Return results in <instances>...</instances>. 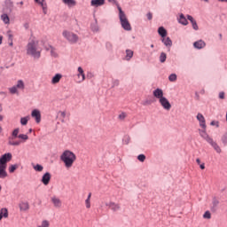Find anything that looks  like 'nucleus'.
<instances>
[{
	"label": "nucleus",
	"instance_id": "26",
	"mask_svg": "<svg viewBox=\"0 0 227 227\" xmlns=\"http://www.w3.org/2000/svg\"><path fill=\"white\" fill-rule=\"evenodd\" d=\"M20 132V129L19 128L13 129L12 133V137L9 138L12 139V141H14V139H17V137H19V133Z\"/></svg>",
	"mask_w": 227,
	"mask_h": 227
},
{
	"label": "nucleus",
	"instance_id": "51",
	"mask_svg": "<svg viewBox=\"0 0 227 227\" xmlns=\"http://www.w3.org/2000/svg\"><path fill=\"white\" fill-rule=\"evenodd\" d=\"M153 14H152V12H149V13H147V19H148V20H152V19H153Z\"/></svg>",
	"mask_w": 227,
	"mask_h": 227
},
{
	"label": "nucleus",
	"instance_id": "46",
	"mask_svg": "<svg viewBox=\"0 0 227 227\" xmlns=\"http://www.w3.org/2000/svg\"><path fill=\"white\" fill-rule=\"evenodd\" d=\"M120 120H125V118H127V114L126 113H121L119 115Z\"/></svg>",
	"mask_w": 227,
	"mask_h": 227
},
{
	"label": "nucleus",
	"instance_id": "19",
	"mask_svg": "<svg viewBox=\"0 0 227 227\" xmlns=\"http://www.w3.org/2000/svg\"><path fill=\"white\" fill-rule=\"evenodd\" d=\"M187 19L192 23V28L195 31H198L200 29V27H198V23L196 22V20H194V18H192V16H191V15H187Z\"/></svg>",
	"mask_w": 227,
	"mask_h": 227
},
{
	"label": "nucleus",
	"instance_id": "12",
	"mask_svg": "<svg viewBox=\"0 0 227 227\" xmlns=\"http://www.w3.org/2000/svg\"><path fill=\"white\" fill-rule=\"evenodd\" d=\"M193 47L195 49H199V50L205 49V47H207V43L203 40H199V41H196L195 43H193Z\"/></svg>",
	"mask_w": 227,
	"mask_h": 227
},
{
	"label": "nucleus",
	"instance_id": "36",
	"mask_svg": "<svg viewBox=\"0 0 227 227\" xmlns=\"http://www.w3.org/2000/svg\"><path fill=\"white\" fill-rule=\"evenodd\" d=\"M47 51H50L51 56H53L54 58L58 56V53H56V49H54V47L50 46L49 48H47Z\"/></svg>",
	"mask_w": 227,
	"mask_h": 227
},
{
	"label": "nucleus",
	"instance_id": "54",
	"mask_svg": "<svg viewBox=\"0 0 227 227\" xmlns=\"http://www.w3.org/2000/svg\"><path fill=\"white\" fill-rule=\"evenodd\" d=\"M196 162H197V164H199V166H200V165L201 164V160H200V158H197Z\"/></svg>",
	"mask_w": 227,
	"mask_h": 227
},
{
	"label": "nucleus",
	"instance_id": "7",
	"mask_svg": "<svg viewBox=\"0 0 227 227\" xmlns=\"http://www.w3.org/2000/svg\"><path fill=\"white\" fill-rule=\"evenodd\" d=\"M159 103L160 104L161 107L165 109V111H170L171 109V103H169V100L164 97L162 99L159 100Z\"/></svg>",
	"mask_w": 227,
	"mask_h": 227
},
{
	"label": "nucleus",
	"instance_id": "25",
	"mask_svg": "<svg viewBox=\"0 0 227 227\" xmlns=\"http://www.w3.org/2000/svg\"><path fill=\"white\" fill-rule=\"evenodd\" d=\"M106 3V0H91L90 4L91 6H102Z\"/></svg>",
	"mask_w": 227,
	"mask_h": 227
},
{
	"label": "nucleus",
	"instance_id": "50",
	"mask_svg": "<svg viewBox=\"0 0 227 227\" xmlns=\"http://www.w3.org/2000/svg\"><path fill=\"white\" fill-rule=\"evenodd\" d=\"M210 125H212V126L216 125V127H219V122L213 121H211Z\"/></svg>",
	"mask_w": 227,
	"mask_h": 227
},
{
	"label": "nucleus",
	"instance_id": "2",
	"mask_svg": "<svg viewBox=\"0 0 227 227\" xmlns=\"http://www.w3.org/2000/svg\"><path fill=\"white\" fill-rule=\"evenodd\" d=\"M27 54L35 59H39L42 50L38 47V41L32 40L27 44Z\"/></svg>",
	"mask_w": 227,
	"mask_h": 227
},
{
	"label": "nucleus",
	"instance_id": "62",
	"mask_svg": "<svg viewBox=\"0 0 227 227\" xmlns=\"http://www.w3.org/2000/svg\"><path fill=\"white\" fill-rule=\"evenodd\" d=\"M3 217H4L3 215H0V221L3 219Z\"/></svg>",
	"mask_w": 227,
	"mask_h": 227
},
{
	"label": "nucleus",
	"instance_id": "33",
	"mask_svg": "<svg viewBox=\"0 0 227 227\" xmlns=\"http://www.w3.org/2000/svg\"><path fill=\"white\" fill-rule=\"evenodd\" d=\"M9 91L12 95H19V89L15 85L9 88Z\"/></svg>",
	"mask_w": 227,
	"mask_h": 227
},
{
	"label": "nucleus",
	"instance_id": "52",
	"mask_svg": "<svg viewBox=\"0 0 227 227\" xmlns=\"http://www.w3.org/2000/svg\"><path fill=\"white\" fill-rule=\"evenodd\" d=\"M92 31H98V27L97 25H94L91 27Z\"/></svg>",
	"mask_w": 227,
	"mask_h": 227
},
{
	"label": "nucleus",
	"instance_id": "56",
	"mask_svg": "<svg viewBox=\"0 0 227 227\" xmlns=\"http://www.w3.org/2000/svg\"><path fill=\"white\" fill-rule=\"evenodd\" d=\"M9 45H10L11 47H12V46H13V41H11V43H9Z\"/></svg>",
	"mask_w": 227,
	"mask_h": 227
},
{
	"label": "nucleus",
	"instance_id": "14",
	"mask_svg": "<svg viewBox=\"0 0 227 227\" xmlns=\"http://www.w3.org/2000/svg\"><path fill=\"white\" fill-rule=\"evenodd\" d=\"M41 182L43 184V185H49V183L51 182V173L46 172L43 176Z\"/></svg>",
	"mask_w": 227,
	"mask_h": 227
},
{
	"label": "nucleus",
	"instance_id": "58",
	"mask_svg": "<svg viewBox=\"0 0 227 227\" xmlns=\"http://www.w3.org/2000/svg\"><path fill=\"white\" fill-rule=\"evenodd\" d=\"M3 43V37L0 36V45Z\"/></svg>",
	"mask_w": 227,
	"mask_h": 227
},
{
	"label": "nucleus",
	"instance_id": "35",
	"mask_svg": "<svg viewBox=\"0 0 227 227\" xmlns=\"http://www.w3.org/2000/svg\"><path fill=\"white\" fill-rule=\"evenodd\" d=\"M51 223L48 220H43L41 224H39L37 227H50Z\"/></svg>",
	"mask_w": 227,
	"mask_h": 227
},
{
	"label": "nucleus",
	"instance_id": "8",
	"mask_svg": "<svg viewBox=\"0 0 227 227\" xmlns=\"http://www.w3.org/2000/svg\"><path fill=\"white\" fill-rule=\"evenodd\" d=\"M199 134L207 143H209L213 140V138L210 137V136H208V134L207 133V129H199Z\"/></svg>",
	"mask_w": 227,
	"mask_h": 227
},
{
	"label": "nucleus",
	"instance_id": "16",
	"mask_svg": "<svg viewBox=\"0 0 227 227\" xmlns=\"http://www.w3.org/2000/svg\"><path fill=\"white\" fill-rule=\"evenodd\" d=\"M106 207H110L113 210V212H118V210H120L121 208L120 204H117L114 202H110V203L106 204Z\"/></svg>",
	"mask_w": 227,
	"mask_h": 227
},
{
	"label": "nucleus",
	"instance_id": "60",
	"mask_svg": "<svg viewBox=\"0 0 227 227\" xmlns=\"http://www.w3.org/2000/svg\"><path fill=\"white\" fill-rule=\"evenodd\" d=\"M219 36H220V40H222L223 39V34H220Z\"/></svg>",
	"mask_w": 227,
	"mask_h": 227
},
{
	"label": "nucleus",
	"instance_id": "45",
	"mask_svg": "<svg viewBox=\"0 0 227 227\" xmlns=\"http://www.w3.org/2000/svg\"><path fill=\"white\" fill-rule=\"evenodd\" d=\"M222 142L223 143V145H227V134H224L222 137Z\"/></svg>",
	"mask_w": 227,
	"mask_h": 227
},
{
	"label": "nucleus",
	"instance_id": "1",
	"mask_svg": "<svg viewBox=\"0 0 227 227\" xmlns=\"http://www.w3.org/2000/svg\"><path fill=\"white\" fill-rule=\"evenodd\" d=\"M60 160H62L67 169H70V168L74 166V162L77 160V156L75 155V153H74V152L70 150H66L60 155Z\"/></svg>",
	"mask_w": 227,
	"mask_h": 227
},
{
	"label": "nucleus",
	"instance_id": "40",
	"mask_svg": "<svg viewBox=\"0 0 227 227\" xmlns=\"http://www.w3.org/2000/svg\"><path fill=\"white\" fill-rule=\"evenodd\" d=\"M27 121H29V116H27V117H22L20 119V123L22 125H27Z\"/></svg>",
	"mask_w": 227,
	"mask_h": 227
},
{
	"label": "nucleus",
	"instance_id": "15",
	"mask_svg": "<svg viewBox=\"0 0 227 227\" xmlns=\"http://www.w3.org/2000/svg\"><path fill=\"white\" fill-rule=\"evenodd\" d=\"M37 4H40V6L43 8V13L44 15H47V4L45 3V0H35Z\"/></svg>",
	"mask_w": 227,
	"mask_h": 227
},
{
	"label": "nucleus",
	"instance_id": "39",
	"mask_svg": "<svg viewBox=\"0 0 227 227\" xmlns=\"http://www.w3.org/2000/svg\"><path fill=\"white\" fill-rule=\"evenodd\" d=\"M35 171H39L42 172L43 171V166L40 165V164H36L33 166Z\"/></svg>",
	"mask_w": 227,
	"mask_h": 227
},
{
	"label": "nucleus",
	"instance_id": "41",
	"mask_svg": "<svg viewBox=\"0 0 227 227\" xmlns=\"http://www.w3.org/2000/svg\"><path fill=\"white\" fill-rule=\"evenodd\" d=\"M204 219H211L212 214H210V211H206L203 215Z\"/></svg>",
	"mask_w": 227,
	"mask_h": 227
},
{
	"label": "nucleus",
	"instance_id": "20",
	"mask_svg": "<svg viewBox=\"0 0 227 227\" xmlns=\"http://www.w3.org/2000/svg\"><path fill=\"white\" fill-rule=\"evenodd\" d=\"M6 166L0 165V178L4 179L8 176V172H6Z\"/></svg>",
	"mask_w": 227,
	"mask_h": 227
},
{
	"label": "nucleus",
	"instance_id": "53",
	"mask_svg": "<svg viewBox=\"0 0 227 227\" xmlns=\"http://www.w3.org/2000/svg\"><path fill=\"white\" fill-rule=\"evenodd\" d=\"M200 169H205V163H201V164L200 165Z\"/></svg>",
	"mask_w": 227,
	"mask_h": 227
},
{
	"label": "nucleus",
	"instance_id": "17",
	"mask_svg": "<svg viewBox=\"0 0 227 227\" xmlns=\"http://www.w3.org/2000/svg\"><path fill=\"white\" fill-rule=\"evenodd\" d=\"M177 21L179 24H182V26H187L189 24V21H187V18H185V15L184 13H181L179 17L177 18Z\"/></svg>",
	"mask_w": 227,
	"mask_h": 227
},
{
	"label": "nucleus",
	"instance_id": "4",
	"mask_svg": "<svg viewBox=\"0 0 227 227\" xmlns=\"http://www.w3.org/2000/svg\"><path fill=\"white\" fill-rule=\"evenodd\" d=\"M18 138L20 140L15 141V140H9V145L11 146H20V145H22V143H26V141H27V139H29V137L26 134H20L18 136Z\"/></svg>",
	"mask_w": 227,
	"mask_h": 227
},
{
	"label": "nucleus",
	"instance_id": "42",
	"mask_svg": "<svg viewBox=\"0 0 227 227\" xmlns=\"http://www.w3.org/2000/svg\"><path fill=\"white\" fill-rule=\"evenodd\" d=\"M168 81H170V82H175V81H176V74H172L168 76Z\"/></svg>",
	"mask_w": 227,
	"mask_h": 227
},
{
	"label": "nucleus",
	"instance_id": "23",
	"mask_svg": "<svg viewBox=\"0 0 227 227\" xmlns=\"http://www.w3.org/2000/svg\"><path fill=\"white\" fill-rule=\"evenodd\" d=\"M209 145H211V146L214 148V150L216 151V153H221V152H223V150H221V147L219 146V145H217V143H215L214 141V139L209 142Z\"/></svg>",
	"mask_w": 227,
	"mask_h": 227
},
{
	"label": "nucleus",
	"instance_id": "43",
	"mask_svg": "<svg viewBox=\"0 0 227 227\" xmlns=\"http://www.w3.org/2000/svg\"><path fill=\"white\" fill-rule=\"evenodd\" d=\"M137 160L140 161V162H145V160H146V156H145V154H139L137 156Z\"/></svg>",
	"mask_w": 227,
	"mask_h": 227
},
{
	"label": "nucleus",
	"instance_id": "6",
	"mask_svg": "<svg viewBox=\"0 0 227 227\" xmlns=\"http://www.w3.org/2000/svg\"><path fill=\"white\" fill-rule=\"evenodd\" d=\"M12 155L11 153H7L4 155H2V157L0 158V166H8V162H10V160H12Z\"/></svg>",
	"mask_w": 227,
	"mask_h": 227
},
{
	"label": "nucleus",
	"instance_id": "59",
	"mask_svg": "<svg viewBox=\"0 0 227 227\" xmlns=\"http://www.w3.org/2000/svg\"><path fill=\"white\" fill-rule=\"evenodd\" d=\"M3 115H0V121H3Z\"/></svg>",
	"mask_w": 227,
	"mask_h": 227
},
{
	"label": "nucleus",
	"instance_id": "48",
	"mask_svg": "<svg viewBox=\"0 0 227 227\" xmlns=\"http://www.w3.org/2000/svg\"><path fill=\"white\" fill-rule=\"evenodd\" d=\"M60 116L62 117V121H65V118H67V113L60 112Z\"/></svg>",
	"mask_w": 227,
	"mask_h": 227
},
{
	"label": "nucleus",
	"instance_id": "34",
	"mask_svg": "<svg viewBox=\"0 0 227 227\" xmlns=\"http://www.w3.org/2000/svg\"><path fill=\"white\" fill-rule=\"evenodd\" d=\"M167 59H168V55H166V53H164V52H161L160 55V63H166Z\"/></svg>",
	"mask_w": 227,
	"mask_h": 227
},
{
	"label": "nucleus",
	"instance_id": "49",
	"mask_svg": "<svg viewBox=\"0 0 227 227\" xmlns=\"http://www.w3.org/2000/svg\"><path fill=\"white\" fill-rule=\"evenodd\" d=\"M5 4H8L9 6H13V2H12V0H5Z\"/></svg>",
	"mask_w": 227,
	"mask_h": 227
},
{
	"label": "nucleus",
	"instance_id": "9",
	"mask_svg": "<svg viewBox=\"0 0 227 227\" xmlns=\"http://www.w3.org/2000/svg\"><path fill=\"white\" fill-rule=\"evenodd\" d=\"M153 95L159 101L164 98V91H162V89L154 90L153 92Z\"/></svg>",
	"mask_w": 227,
	"mask_h": 227
},
{
	"label": "nucleus",
	"instance_id": "22",
	"mask_svg": "<svg viewBox=\"0 0 227 227\" xmlns=\"http://www.w3.org/2000/svg\"><path fill=\"white\" fill-rule=\"evenodd\" d=\"M63 78V75L61 74H55L51 79V84H58Z\"/></svg>",
	"mask_w": 227,
	"mask_h": 227
},
{
	"label": "nucleus",
	"instance_id": "31",
	"mask_svg": "<svg viewBox=\"0 0 227 227\" xmlns=\"http://www.w3.org/2000/svg\"><path fill=\"white\" fill-rule=\"evenodd\" d=\"M64 4L68 5L69 8H72V6H75L76 2L75 0H62Z\"/></svg>",
	"mask_w": 227,
	"mask_h": 227
},
{
	"label": "nucleus",
	"instance_id": "44",
	"mask_svg": "<svg viewBox=\"0 0 227 227\" xmlns=\"http://www.w3.org/2000/svg\"><path fill=\"white\" fill-rule=\"evenodd\" d=\"M7 36H8L10 42L13 41V35L12 34V31L7 32Z\"/></svg>",
	"mask_w": 227,
	"mask_h": 227
},
{
	"label": "nucleus",
	"instance_id": "13",
	"mask_svg": "<svg viewBox=\"0 0 227 227\" xmlns=\"http://www.w3.org/2000/svg\"><path fill=\"white\" fill-rule=\"evenodd\" d=\"M197 120L200 121V127H202L203 129H207V123L205 121V116H203V114H198Z\"/></svg>",
	"mask_w": 227,
	"mask_h": 227
},
{
	"label": "nucleus",
	"instance_id": "37",
	"mask_svg": "<svg viewBox=\"0 0 227 227\" xmlns=\"http://www.w3.org/2000/svg\"><path fill=\"white\" fill-rule=\"evenodd\" d=\"M0 215H3L5 219L8 217V209L7 208H2L0 210Z\"/></svg>",
	"mask_w": 227,
	"mask_h": 227
},
{
	"label": "nucleus",
	"instance_id": "30",
	"mask_svg": "<svg viewBox=\"0 0 227 227\" xmlns=\"http://www.w3.org/2000/svg\"><path fill=\"white\" fill-rule=\"evenodd\" d=\"M14 86L18 90H24V88H26V84H24V81H22V80H19L17 82L16 85H14Z\"/></svg>",
	"mask_w": 227,
	"mask_h": 227
},
{
	"label": "nucleus",
	"instance_id": "3",
	"mask_svg": "<svg viewBox=\"0 0 227 227\" xmlns=\"http://www.w3.org/2000/svg\"><path fill=\"white\" fill-rule=\"evenodd\" d=\"M119 19L121 20V27L125 29V31H132V27L125 15V12L121 11V7H119Z\"/></svg>",
	"mask_w": 227,
	"mask_h": 227
},
{
	"label": "nucleus",
	"instance_id": "11",
	"mask_svg": "<svg viewBox=\"0 0 227 227\" xmlns=\"http://www.w3.org/2000/svg\"><path fill=\"white\" fill-rule=\"evenodd\" d=\"M20 212H27L29 210V202L27 201H21L19 204Z\"/></svg>",
	"mask_w": 227,
	"mask_h": 227
},
{
	"label": "nucleus",
	"instance_id": "29",
	"mask_svg": "<svg viewBox=\"0 0 227 227\" xmlns=\"http://www.w3.org/2000/svg\"><path fill=\"white\" fill-rule=\"evenodd\" d=\"M86 208H91V192L89 193L87 199L85 200Z\"/></svg>",
	"mask_w": 227,
	"mask_h": 227
},
{
	"label": "nucleus",
	"instance_id": "55",
	"mask_svg": "<svg viewBox=\"0 0 227 227\" xmlns=\"http://www.w3.org/2000/svg\"><path fill=\"white\" fill-rule=\"evenodd\" d=\"M218 3H227V0H217Z\"/></svg>",
	"mask_w": 227,
	"mask_h": 227
},
{
	"label": "nucleus",
	"instance_id": "28",
	"mask_svg": "<svg viewBox=\"0 0 227 227\" xmlns=\"http://www.w3.org/2000/svg\"><path fill=\"white\" fill-rule=\"evenodd\" d=\"M134 56V51L132 50H126V61H130L132 59V57Z\"/></svg>",
	"mask_w": 227,
	"mask_h": 227
},
{
	"label": "nucleus",
	"instance_id": "10",
	"mask_svg": "<svg viewBox=\"0 0 227 227\" xmlns=\"http://www.w3.org/2000/svg\"><path fill=\"white\" fill-rule=\"evenodd\" d=\"M31 116L32 118H35L36 123H40V121H42V114H40L39 110H33Z\"/></svg>",
	"mask_w": 227,
	"mask_h": 227
},
{
	"label": "nucleus",
	"instance_id": "24",
	"mask_svg": "<svg viewBox=\"0 0 227 227\" xmlns=\"http://www.w3.org/2000/svg\"><path fill=\"white\" fill-rule=\"evenodd\" d=\"M51 201L54 207H56V208H61V200H59V198L53 197L51 198Z\"/></svg>",
	"mask_w": 227,
	"mask_h": 227
},
{
	"label": "nucleus",
	"instance_id": "21",
	"mask_svg": "<svg viewBox=\"0 0 227 227\" xmlns=\"http://www.w3.org/2000/svg\"><path fill=\"white\" fill-rule=\"evenodd\" d=\"M77 77H82V79L79 82H83V81H86V75L84 74V70L81 67H78Z\"/></svg>",
	"mask_w": 227,
	"mask_h": 227
},
{
	"label": "nucleus",
	"instance_id": "63",
	"mask_svg": "<svg viewBox=\"0 0 227 227\" xmlns=\"http://www.w3.org/2000/svg\"><path fill=\"white\" fill-rule=\"evenodd\" d=\"M154 45L153 44H151V48L153 49Z\"/></svg>",
	"mask_w": 227,
	"mask_h": 227
},
{
	"label": "nucleus",
	"instance_id": "38",
	"mask_svg": "<svg viewBox=\"0 0 227 227\" xmlns=\"http://www.w3.org/2000/svg\"><path fill=\"white\" fill-rule=\"evenodd\" d=\"M18 168H19L18 164L11 165L9 167V173H15V170L18 169Z\"/></svg>",
	"mask_w": 227,
	"mask_h": 227
},
{
	"label": "nucleus",
	"instance_id": "18",
	"mask_svg": "<svg viewBox=\"0 0 227 227\" xmlns=\"http://www.w3.org/2000/svg\"><path fill=\"white\" fill-rule=\"evenodd\" d=\"M162 43L168 49H171V46L173 45V42L171 41V38L169 37H162L161 39Z\"/></svg>",
	"mask_w": 227,
	"mask_h": 227
},
{
	"label": "nucleus",
	"instance_id": "61",
	"mask_svg": "<svg viewBox=\"0 0 227 227\" xmlns=\"http://www.w3.org/2000/svg\"><path fill=\"white\" fill-rule=\"evenodd\" d=\"M3 132V127L0 126V134Z\"/></svg>",
	"mask_w": 227,
	"mask_h": 227
},
{
	"label": "nucleus",
	"instance_id": "57",
	"mask_svg": "<svg viewBox=\"0 0 227 227\" xmlns=\"http://www.w3.org/2000/svg\"><path fill=\"white\" fill-rule=\"evenodd\" d=\"M20 6H23L24 5V2L23 1L20 2Z\"/></svg>",
	"mask_w": 227,
	"mask_h": 227
},
{
	"label": "nucleus",
	"instance_id": "27",
	"mask_svg": "<svg viewBox=\"0 0 227 227\" xmlns=\"http://www.w3.org/2000/svg\"><path fill=\"white\" fill-rule=\"evenodd\" d=\"M158 33L161 36V38L166 37V35H168V31L166 30V28H164V27H160L158 29Z\"/></svg>",
	"mask_w": 227,
	"mask_h": 227
},
{
	"label": "nucleus",
	"instance_id": "47",
	"mask_svg": "<svg viewBox=\"0 0 227 227\" xmlns=\"http://www.w3.org/2000/svg\"><path fill=\"white\" fill-rule=\"evenodd\" d=\"M219 98L221 100H224V98H225L224 91H222V92L219 93Z\"/></svg>",
	"mask_w": 227,
	"mask_h": 227
},
{
	"label": "nucleus",
	"instance_id": "5",
	"mask_svg": "<svg viewBox=\"0 0 227 227\" xmlns=\"http://www.w3.org/2000/svg\"><path fill=\"white\" fill-rule=\"evenodd\" d=\"M62 35H63L64 38L68 40L71 43H77V42L79 40V36H77V35H75L70 31H67V30H65L62 33Z\"/></svg>",
	"mask_w": 227,
	"mask_h": 227
},
{
	"label": "nucleus",
	"instance_id": "32",
	"mask_svg": "<svg viewBox=\"0 0 227 227\" xmlns=\"http://www.w3.org/2000/svg\"><path fill=\"white\" fill-rule=\"evenodd\" d=\"M1 20H3V22H4L5 24H10V17L8 16V14L4 13L1 15Z\"/></svg>",
	"mask_w": 227,
	"mask_h": 227
},
{
	"label": "nucleus",
	"instance_id": "64",
	"mask_svg": "<svg viewBox=\"0 0 227 227\" xmlns=\"http://www.w3.org/2000/svg\"><path fill=\"white\" fill-rule=\"evenodd\" d=\"M0 111H3V107L1 106V105H0Z\"/></svg>",
	"mask_w": 227,
	"mask_h": 227
}]
</instances>
